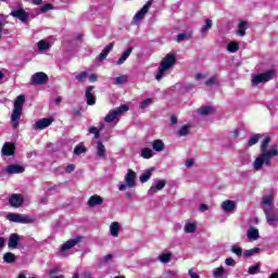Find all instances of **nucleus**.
<instances>
[{
  "mask_svg": "<svg viewBox=\"0 0 278 278\" xmlns=\"http://www.w3.org/2000/svg\"><path fill=\"white\" fill-rule=\"evenodd\" d=\"M269 144L270 137H265L260 147L261 154L254 161V170H262V166H264V164L265 166H270L271 157H277V146H273L271 149L268 150Z\"/></svg>",
  "mask_w": 278,
  "mask_h": 278,
  "instance_id": "nucleus-1",
  "label": "nucleus"
},
{
  "mask_svg": "<svg viewBox=\"0 0 278 278\" xmlns=\"http://www.w3.org/2000/svg\"><path fill=\"white\" fill-rule=\"evenodd\" d=\"M25 104V94H20L15 98L13 104V112L11 114V123L13 129H18V123H21V116L23 115V105Z\"/></svg>",
  "mask_w": 278,
  "mask_h": 278,
  "instance_id": "nucleus-2",
  "label": "nucleus"
},
{
  "mask_svg": "<svg viewBox=\"0 0 278 278\" xmlns=\"http://www.w3.org/2000/svg\"><path fill=\"white\" fill-rule=\"evenodd\" d=\"M274 77H277V70L270 68L264 73L252 76V84L258 86V84H266Z\"/></svg>",
  "mask_w": 278,
  "mask_h": 278,
  "instance_id": "nucleus-3",
  "label": "nucleus"
},
{
  "mask_svg": "<svg viewBox=\"0 0 278 278\" xmlns=\"http://www.w3.org/2000/svg\"><path fill=\"white\" fill-rule=\"evenodd\" d=\"M7 220H10V223H18L20 225H30V223H34V217L18 213H9L7 215Z\"/></svg>",
  "mask_w": 278,
  "mask_h": 278,
  "instance_id": "nucleus-4",
  "label": "nucleus"
},
{
  "mask_svg": "<svg viewBox=\"0 0 278 278\" xmlns=\"http://www.w3.org/2000/svg\"><path fill=\"white\" fill-rule=\"evenodd\" d=\"M123 112H129V106L127 104H122L119 108L115 110H111L108 115L104 117L105 123H113L116 119V116H121Z\"/></svg>",
  "mask_w": 278,
  "mask_h": 278,
  "instance_id": "nucleus-5",
  "label": "nucleus"
},
{
  "mask_svg": "<svg viewBox=\"0 0 278 278\" xmlns=\"http://www.w3.org/2000/svg\"><path fill=\"white\" fill-rule=\"evenodd\" d=\"M49 81V76L45 72H37L30 78L33 86H45Z\"/></svg>",
  "mask_w": 278,
  "mask_h": 278,
  "instance_id": "nucleus-6",
  "label": "nucleus"
},
{
  "mask_svg": "<svg viewBox=\"0 0 278 278\" xmlns=\"http://www.w3.org/2000/svg\"><path fill=\"white\" fill-rule=\"evenodd\" d=\"M10 16H13V18H18V21L22 23H27V21H29V12L25 11L23 8L11 11Z\"/></svg>",
  "mask_w": 278,
  "mask_h": 278,
  "instance_id": "nucleus-7",
  "label": "nucleus"
},
{
  "mask_svg": "<svg viewBox=\"0 0 278 278\" xmlns=\"http://www.w3.org/2000/svg\"><path fill=\"white\" fill-rule=\"evenodd\" d=\"M23 203H25V198H23V194L21 193H13L9 198V205L11 207H15V208L22 207Z\"/></svg>",
  "mask_w": 278,
  "mask_h": 278,
  "instance_id": "nucleus-8",
  "label": "nucleus"
},
{
  "mask_svg": "<svg viewBox=\"0 0 278 278\" xmlns=\"http://www.w3.org/2000/svg\"><path fill=\"white\" fill-rule=\"evenodd\" d=\"M153 5V0H149L134 16V21H142L144 16L149 13V10H151V7Z\"/></svg>",
  "mask_w": 278,
  "mask_h": 278,
  "instance_id": "nucleus-9",
  "label": "nucleus"
},
{
  "mask_svg": "<svg viewBox=\"0 0 278 278\" xmlns=\"http://www.w3.org/2000/svg\"><path fill=\"white\" fill-rule=\"evenodd\" d=\"M177 64V55L175 53H168L166 56L161 61V66L163 68H172V66H175Z\"/></svg>",
  "mask_w": 278,
  "mask_h": 278,
  "instance_id": "nucleus-10",
  "label": "nucleus"
},
{
  "mask_svg": "<svg viewBox=\"0 0 278 278\" xmlns=\"http://www.w3.org/2000/svg\"><path fill=\"white\" fill-rule=\"evenodd\" d=\"M84 240V236L78 235L74 239L67 240L65 243L61 245V251L64 253V251H70V249H73V247H77L79 242Z\"/></svg>",
  "mask_w": 278,
  "mask_h": 278,
  "instance_id": "nucleus-11",
  "label": "nucleus"
},
{
  "mask_svg": "<svg viewBox=\"0 0 278 278\" xmlns=\"http://www.w3.org/2000/svg\"><path fill=\"white\" fill-rule=\"evenodd\" d=\"M16 153V144L12 142H4L1 149V154L10 157Z\"/></svg>",
  "mask_w": 278,
  "mask_h": 278,
  "instance_id": "nucleus-12",
  "label": "nucleus"
},
{
  "mask_svg": "<svg viewBox=\"0 0 278 278\" xmlns=\"http://www.w3.org/2000/svg\"><path fill=\"white\" fill-rule=\"evenodd\" d=\"M164 188H166V180H157L154 185L150 187V189L148 190V194L153 197V194H156L157 192H160V190H164Z\"/></svg>",
  "mask_w": 278,
  "mask_h": 278,
  "instance_id": "nucleus-13",
  "label": "nucleus"
},
{
  "mask_svg": "<svg viewBox=\"0 0 278 278\" xmlns=\"http://www.w3.org/2000/svg\"><path fill=\"white\" fill-rule=\"evenodd\" d=\"M85 97L87 99V105H94L97 98H94V86H88L86 88Z\"/></svg>",
  "mask_w": 278,
  "mask_h": 278,
  "instance_id": "nucleus-14",
  "label": "nucleus"
},
{
  "mask_svg": "<svg viewBox=\"0 0 278 278\" xmlns=\"http://www.w3.org/2000/svg\"><path fill=\"white\" fill-rule=\"evenodd\" d=\"M136 172H134V169H128L125 176V181L128 188H136Z\"/></svg>",
  "mask_w": 278,
  "mask_h": 278,
  "instance_id": "nucleus-15",
  "label": "nucleus"
},
{
  "mask_svg": "<svg viewBox=\"0 0 278 278\" xmlns=\"http://www.w3.org/2000/svg\"><path fill=\"white\" fill-rule=\"evenodd\" d=\"M25 170V167L20 164H11L7 167L9 175H21Z\"/></svg>",
  "mask_w": 278,
  "mask_h": 278,
  "instance_id": "nucleus-16",
  "label": "nucleus"
},
{
  "mask_svg": "<svg viewBox=\"0 0 278 278\" xmlns=\"http://www.w3.org/2000/svg\"><path fill=\"white\" fill-rule=\"evenodd\" d=\"M53 123L52 117L41 118L35 123V129H47Z\"/></svg>",
  "mask_w": 278,
  "mask_h": 278,
  "instance_id": "nucleus-17",
  "label": "nucleus"
},
{
  "mask_svg": "<svg viewBox=\"0 0 278 278\" xmlns=\"http://www.w3.org/2000/svg\"><path fill=\"white\" fill-rule=\"evenodd\" d=\"M21 242V236L18 233H11L9 237L8 247L9 249H16Z\"/></svg>",
  "mask_w": 278,
  "mask_h": 278,
  "instance_id": "nucleus-18",
  "label": "nucleus"
},
{
  "mask_svg": "<svg viewBox=\"0 0 278 278\" xmlns=\"http://www.w3.org/2000/svg\"><path fill=\"white\" fill-rule=\"evenodd\" d=\"M89 207H96V205H103V198L99 194L91 195L87 202Z\"/></svg>",
  "mask_w": 278,
  "mask_h": 278,
  "instance_id": "nucleus-19",
  "label": "nucleus"
},
{
  "mask_svg": "<svg viewBox=\"0 0 278 278\" xmlns=\"http://www.w3.org/2000/svg\"><path fill=\"white\" fill-rule=\"evenodd\" d=\"M153 173H155V167H151L144 170V173L139 177V180L141 184H147L149 179L153 176Z\"/></svg>",
  "mask_w": 278,
  "mask_h": 278,
  "instance_id": "nucleus-20",
  "label": "nucleus"
},
{
  "mask_svg": "<svg viewBox=\"0 0 278 278\" xmlns=\"http://www.w3.org/2000/svg\"><path fill=\"white\" fill-rule=\"evenodd\" d=\"M134 52V47H130L128 49H126L122 56L117 60L116 64L118 66H121V64H125V62L127 61V59L129 58V55H131V53Z\"/></svg>",
  "mask_w": 278,
  "mask_h": 278,
  "instance_id": "nucleus-21",
  "label": "nucleus"
},
{
  "mask_svg": "<svg viewBox=\"0 0 278 278\" xmlns=\"http://www.w3.org/2000/svg\"><path fill=\"white\" fill-rule=\"evenodd\" d=\"M222 210H224L227 213L233 212V210H236V202H233L231 200L224 201L222 203Z\"/></svg>",
  "mask_w": 278,
  "mask_h": 278,
  "instance_id": "nucleus-22",
  "label": "nucleus"
},
{
  "mask_svg": "<svg viewBox=\"0 0 278 278\" xmlns=\"http://www.w3.org/2000/svg\"><path fill=\"white\" fill-rule=\"evenodd\" d=\"M112 49H114V41H112L111 43H109V45L102 50V52L99 54V60H101V61L105 60V58H108V55H110V51H112Z\"/></svg>",
  "mask_w": 278,
  "mask_h": 278,
  "instance_id": "nucleus-23",
  "label": "nucleus"
},
{
  "mask_svg": "<svg viewBox=\"0 0 278 278\" xmlns=\"http://www.w3.org/2000/svg\"><path fill=\"white\" fill-rule=\"evenodd\" d=\"M111 236L113 238H118V233H121V224L118 222H114L110 226Z\"/></svg>",
  "mask_w": 278,
  "mask_h": 278,
  "instance_id": "nucleus-24",
  "label": "nucleus"
},
{
  "mask_svg": "<svg viewBox=\"0 0 278 278\" xmlns=\"http://www.w3.org/2000/svg\"><path fill=\"white\" fill-rule=\"evenodd\" d=\"M164 141H162V139H156L152 142V149L153 151H156V152H162L164 151Z\"/></svg>",
  "mask_w": 278,
  "mask_h": 278,
  "instance_id": "nucleus-25",
  "label": "nucleus"
},
{
  "mask_svg": "<svg viewBox=\"0 0 278 278\" xmlns=\"http://www.w3.org/2000/svg\"><path fill=\"white\" fill-rule=\"evenodd\" d=\"M3 262H5V264H14V262H16V255L12 252H7L3 254Z\"/></svg>",
  "mask_w": 278,
  "mask_h": 278,
  "instance_id": "nucleus-26",
  "label": "nucleus"
},
{
  "mask_svg": "<svg viewBox=\"0 0 278 278\" xmlns=\"http://www.w3.org/2000/svg\"><path fill=\"white\" fill-rule=\"evenodd\" d=\"M248 238L250 240H257L260 238V230L257 228H251L248 230Z\"/></svg>",
  "mask_w": 278,
  "mask_h": 278,
  "instance_id": "nucleus-27",
  "label": "nucleus"
},
{
  "mask_svg": "<svg viewBox=\"0 0 278 278\" xmlns=\"http://www.w3.org/2000/svg\"><path fill=\"white\" fill-rule=\"evenodd\" d=\"M247 21H241L238 25V31L239 36H247Z\"/></svg>",
  "mask_w": 278,
  "mask_h": 278,
  "instance_id": "nucleus-28",
  "label": "nucleus"
},
{
  "mask_svg": "<svg viewBox=\"0 0 278 278\" xmlns=\"http://www.w3.org/2000/svg\"><path fill=\"white\" fill-rule=\"evenodd\" d=\"M273 201H275V195L273 193L263 195L262 205H273Z\"/></svg>",
  "mask_w": 278,
  "mask_h": 278,
  "instance_id": "nucleus-29",
  "label": "nucleus"
},
{
  "mask_svg": "<svg viewBox=\"0 0 278 278\" xmlns=\"http://www.w3.org/2000/svg\"><path fill=\"white\" fill-rule=\"evenodd\" d=\"M160 262H162V264H168V262H170V260H173V253L167 252V253H163L159 256Z\"/></svg>",
  "mask_w": 278,
  "mask_h": 278,
  "instance_id": "nucleus-30",
  "label": "nucleus"
},
{
  "mask_svg": "<svg viewBox=\"0 0 278 278\" xmlns=\"http://www.w3.org/2000/svg\"><path fill=\"white\" fill-rule=\"evenodd\" d=\"M141 157H143V160H151V157H153V150L150 148H143L141 150Z\"/></svg>",
  "mask_w": 278,
  "mask_h": 278,
  "instance_id": "nucleus-31",
  "label": "nucleus"
},
{
  "mask_svg": "<svg viewBox=\"0 0 278 278\" xmlns=\"http://www.w3.org/2000/svg\"><path fill=\"white\" fill-rule=\"evenodd\" d=\"M190 134V125L186 124L182 127H180V129L178 130V136H180V138L186 137Z\"/></svg>",
  "mask_w": 278,
  "mask_h": 278,
  "instance_id": "nucleus-32",
  "label": "nucleus"
},
{
  "mask_svg": "<svg viewBox=\"0 0 278 278\" xmlns=\"http://www.w3.org/2000/svg\"><path fill=\"white\" fill-rule=\"evenodd\" d=\"M240 50V45H238V42L236 41H230L228 43V51L229 53H237V51Z\"/></svg>",
  "mask_w": 278,
  "mask_h": 278,
  "instance_id": "nucleus-33",
  "label": "nucleus"
},
{
  "mask_svg": "<svg viewBox=\"0 0 278 278\" xmlns=\"http://www.w3.org/2000/svg\"><path fill=\"white\" fill-rule=\"evenodd\" d=\"M97 155L98 157H105V146L101 141L98 142Z\"/></svg>",
  "mask_w": 278,
  "mask_h": 278,
  "instance_id": "nucleus-34",
  "label": "nucleus"
},
{
  "mask_svg": "<svg viewBox=\"0 0 278 278\" xmlns=\"http://www.w3.org/2000/svg\"><path fill=\"white\" fill-rule=\"evenodd\" d=\"M261 138H262V135L260 134L252 136L248 141V147H253L254 144H257Z\"/></svg>",
  "mask_w": 278,
  "mask_h": 278,
  "instance_id": "nucleus-35",
  "label": "nucleus"
},
{
  "mask_svg": "<svg viewBox=\"0 0 278 278\" xmlns=\"http://www.w3.org/2000/svg\"><path fill=\"white\" fill-rule=\"evenodd\" d=\"M194 231H197V224H194V223L186 224V226H185L186 233H194Z\"/></svg>",
  "mask_w": 278,
  "mask_h": 278,
  "instance_id": "nucleus-36",
  "label": "nucleus"
},
{
  "mask_svg": "<svg viewBox=\"0 0 278 278\" xmlns=\"http://www.w3.org/2000/svg\"><path fill=\"white\" fill-rule=\"evenodd\" d=\"M37 47H38L39 51H47L49 49V47H51V45L46 40H40L37 43Z\"/></svg>",
  "mask_w": 278,
  "mask_h": 278,
  "instance_id": "nucleus-37",
  "label": "nucleus"
},
{
  "mask_svg": "<svg viewBox=\"0 0 278 278\" xmlns=\"http://www.w3.org/2000/svg\"><path fill=\"white\" fill-rule=\"evenodd\" d=\"M127 79H129L127 75L118 76L115 78L114 84L115 86H123V84H127Z\"/></svg>",
  "mask_w": 278,
  "mask_h": 278,
  "instance_id": "nucleus-38",
  "label": "nucleus"
},
{
  "mask_svg": "<svg viewBox=\"0 0 278 278\" xmlns=\"http://www.w3.org/2000/svg\"><path fill=\"white\" fill-rule=\"evenodd\" d=\"M267 223L273 226L275 223H278V214H269L266 216Z\"/></svg>",
  "mask_w": 278,
  "mask_h": 278,
  "instance_id": "nucleus-39",
  "label": "nucleus"
},
{
  "mask_svg": "<svg viewBox=\"0 0 278 278\" xmlns=\"http://www.w3.org/2000/svg\"><path fill=\"white\" fill-rule=\"evenodd\" d=\"M255 253H260V248H254L251 250H245L243 252V257H253V255H255Z\"/></svg>",
  "mask_w": 278,
  "mask_h": 278,
  "instance_id": "nucleus-40",
  "label": "nucleus"
},
{
  "mask_svg": "<svg viewBox=\"0 0 278 278\" xmlns=\"http://www.w3.org/2000/svg\"><path fill=\"white\" fill-rule=\"evenodd\" d=\"M87 149H86V146L84 144H78L75 147L74 149V154L75 155H81V153H86Z\"/></svg>",
  "mask_w": 278,
  "mask_h": 278,
  "instance_id": "nucleus-41",
  "label": "nucleus"
},
{
  "mask_svg": "<svg viewBox=\"0 0 278 278\" xmlns=\"http://www.w3.org/2000/svg\"><path fill=\"white\" fill-rule=\"evenodd\" d=\"M153 103V99L147 98L146 100L141 101L139 104V110H144V108H149Z\"/></svg>",
  "mask_w": 278,
  "mask_h": 278,
  "instance_id": "nucleus-42",
  "label": "nucleus"
},
{
  "mask_svg": "<svg viewBox=\"0 0 278 278\" xmlns=\"http://www.w3.org/2000/svg\"><path fill=\"white\" fill-rule=\"evenodd\" d=\"M225 275V267L220 266L214 269L213 277L218 278Z\"/></svg>",
  "mask_w": 278,
  "mask_h": 278,
  "instance_id": "nucleus-43",
  "label": "nucleus"
},
{
  "mask_svg": "<svg viewBox=\"0 0 278 278\" xmlns=\"http://www.w3.org/2000/svg\"><path fill=\"white\" fill-rule=\"evenodd\" d=\"M248 273H249V275L260 274V263H256L254 266L249 267Z\"/></svg>",
  "mask_w": 278,
  "mask_h": 278,
  "instance_id": "nucleus-44",
  "label": "nucleus"
},
{
  "mask_svg": "<svg viewBox=\"0 0 278 278\" xmlns=\"http://www.w3.org/2000/svg\"><path fill=\"white\" fill-rule=\"evenodd\" d=\"M273 210H275L274 204H265V206L263 207V212L266 217L270 215V212H273Z\"/></svg>",
  "mask_w": 278,
  "mask_h": 278,
  "instance_id": "nucleus-45",
  "label": "nucleus"
},
{
  "mask_svg": "<svg viewBox=\"0 0 278 278\" xmlns=\"http://www.w3.org/2000/svg\"><path fill=\"white\" fill-rule=\"evenodd\" d=\"M60 273L59 268H53L49 271L50 278H64V275L56 276Z\"/></svg>",
  "mask_w": 278,
  "mask_h": 278,
  "instance_id": "nucleus-46",
  "label": "nucleus"
},
{
  "mask_svg": "<svg viewBox=\"0 0 278 278\" xmlns=\"http://www.w3.org/2000/svg\"><path fill=\"white\" fill-rule=\"evenodd\" d=\"M166 67H163L162 65L159 66V72L156 74V80L160 81L162 77H164V73H166Z\"/></svg>",
  "mask_w": 278,
  "mask_h": 278,
  "instance_id": "nucleus-47",
  "label": "nucleus"
},
{
  "mask_svg": "<svg viewBox=\"0 0 278 278\" xmlns=\"http://www.w3.org/2000/svg\"><path fill=\"white\" fill-rule=\"evenodd\" d=\"M89 134H93V136H94L96 139H99V138L101 137V131L98 130V128L94 127V126H91V127L89 128Z\"/></svg>",
  "mask_w": 278,
  "mask_h": 278,
  "instance_id": "nucleus-48",
  "label": "nucleus"
},
{
  "mask_svg": "<svg viewBox=\"0 0 278 278\" xmlns=\"http://www.w3.org/2000/svg\"><path fill=\"white\" fill-rule=\"evenodd\" d=\"M231 253H235V255L240 257L242 255V248H240L238 245H232L231 247Z\"/></svg>",
  "mask_w": 278,
  "mask_h": 278,
  "instance_id": "nucleus-49",
  "label": "nucleus"
},
{
  "mask_svg": "<svg viewBox=\"0 0 278 278\" xmlns=\"http://www.w3.org/2000/svg\"><path fill=\"white\" fill-rule=\"evenodd\" d=\"M212 112V106H202L200 111L201 116H207Z\"/></svg>",
  "mask_w": 278,
  "mask_h": 278,
  "instance_id": "nucleus-50",
  "label": "nucleus"
},
{
  "mask_svg": "<svg viewBox=\"0 0 278 278\" xmlns=\"http://www.w3.org/2000/svg\"><path fill=\"white\" fill-rule=\"evenodd\" d=\"M207 29H212V20H205V25L201 29L202 34H205V31H207Z\"/></svg>",
  "mask_w": 278,
  "mask_h": 278,
  "instance_id": "nucleus-51",
  "label": "nucleus"
},
{
  "mask_svg": "<svg viewBox=\"0 0 278 278\" xmlns=\"http://www.w3.org/2000/svg\"><path fill=\"white\" fill-rule=\"evenodd\" d=\"M88 77V73L86 72H80L77 76L76 79L78 81H86V78Z\"/></svg>",
  "mask_w": 278,
  "mask_h": 278,
  "instance_id": "nucleus-52",
  "label": "nucleus"
},
{
  "mask_svg": "<svg viewBox=\"0 0 278 278\" xmlns=\"http://www.w3.org/2000/svg\"><path fill=\"white\" fill-rule=\"evenodd\" d=\"M72 116H73L74 118H77V117L81 116V109H79V108H74V109L72 110Z\"/></svg>",
  "mask_w": 278,
  "mask_h": 278,
  "instance_id": "nucleus-53",
  "label": "nucleus"
},
{
  "mask_svg": "<svg viewBox=\"0 0 278 278\" xmlns=\"http://www.w3.org/2000/svg\"><path fill=\"white\" fill-rule=\"evenodd\" d=\"M225 264L226 266H236V260H233L232 257H228L225 260Z\"/></svg>",
  "mask_w": 278,
  "mask_h": 278,
  "instance_id": "nucleus-54",
  "label": "nucleus"
},
{
  "mask_svg": "<svg viewBox=\"0 0 278 278\" xmlns=\"http://www.w3.org/2000/svg\"><path fill=\"white\" fill-rule=\"evenodd\" d=\"M41 12H49V10H53V4H51V3H47V4H45L43 7H41Z\"/></svg>",
  "mask_w": 278,
  "mask_h": 278,
  "instance_id": "nucleus-55",
  "label": "nucleus"
},
{
  "mask_svg": "<svg viewBox=\"0 0 278 278\" xmlns=\"http://www.w3.org/2000/svg\"><path fill=\"white\" fill-rule=\"evenodd\" d=\"M165 277L166 278H177V271L168 270V271H166Z\"/></svg>",
  "mask_w": 278,
  "mask_h": 278,
  "instance_id": "nucleus-56",
  "label": "nucleus"
},
{
  "mask_svg": "<svg viewBox=\"0 0 278 278\" xmlns=\"http://www.w3.org/2000/svg\"><path fill=\"white\" fill-rule=\"evenodd\" d=\"M216 84V76H212L205 81V86H214Z\"/></svg>",
  "mask_w": 278,
  "mask_h": 278,
  "instance_id": "nucleus-57",
  "label": "nucleus"
},
{
  "mask_svg": "<svg viewBox=\"0 0 278 278\" xmlns=\"http://www.w3.org/2000/svg\"><path fill=\"white\" fill-rule=\"evenodd\" d=\"M188 38V35L186 33H181L177 36V42H184Z\"/></svg>",
  "mask_w": 278,
  "mask_h": 278,
  "instance_id": "nucleus-58",
  "label": "nucleus"
},
{
  "mask_svg": "<svg viewBox=\"0 0 278 278\" xmlns=\"http://www.w3.org/2000/svg\"><path fill=\"white\" fill-rule=\"evenodd\" d=\"M75 170V164H70L65 167V173L71 174Z\"/></svg>",
  "mask_w": 278,
  "mask_h": 278,
  "instance_id": "nucleus-59",
  "label": "nucleus"
},
{
  "mask_svg": "<svg viewBox=\"0 0 278 278\" xmlns=\"http://www.w3.org/2000/svg\"><path fill=\"white\" fill-rule=\"evenodd\" d=\"M114 255L112 254H108L103 257L102 260V264H108L110 262V260H113Z\"/></svg>",
  "mask_w": 278,
  "mask_h": 278,
  "instance_id": "nucleus-60",
  "label": "nucleus"
},
{
  "mask_svg": "<svg viewBox=\"0 0 278 278\" xmlns=\"http://www.w3.org/2000/svg\"><path fill=\"white\" fill-rule=\"evenodd\" d=\"M200 212H207V210H210V206H207V204H200Z\"/></svg>",
  "mask_w": 278,
  "mask_h": 278,
  "instance_id": "nucleus-61",
  "label": "nucleus"
},
{
  "mask_svg": "<svg viewBox=\"0 0 278 278\" xmlns=\"http://www.w3.org/2000/svg\"><path fill=\"white\" fill-rule=\"evenodd\" d=\"M189 277H191V278H201V277H199V274L192 271V269H189Z\"/></svg>",
  "mask_w": 278,
  "mask_h": 278,
  "instance_id": "nucleus-62",
  "label": "nucleus"
},
{
  "mask_svg": "<svg viewBox=\"0 0 278 278\" xmlns=\"http://www.w3.org/2000/svg\"><path fill=\"white\" fill-rule=\"evenodd\" d=\"M99 78L97 77V74H90V76H89V81H91V83H94V81H97Z\"/></svg>",
  "mask_w": 278,
  "mask_h": 278,
  "instance_id": "nucleus-63",
  "label": "nucleus"
},
{
  "mask_svg": "<svg viewBox=\"0 0 278 278\" xmlns=\"http://www.w3.org/2000/svg\"><path fill=\"white\" fill-rule=\"evenodd\" d=\"M170 123H172V125H177V123H178L177 116L172 115L170 116Z\"/></svg>",
  "mask_w": 278,
  "mask_h": 278,
  "instance_id": "nucleus-64",
  "label": "nucleus"
}]
</instances>
